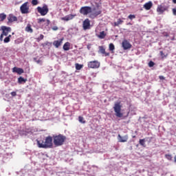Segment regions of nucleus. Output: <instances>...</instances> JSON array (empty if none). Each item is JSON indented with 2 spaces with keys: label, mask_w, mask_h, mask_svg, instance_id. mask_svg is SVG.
<instances>
[{
  "label": "nucleus",
  "mask_w": 176,
  "mask_h": 176,
  "mask_svg": "<svg viewBox=\"0 0 176 176\" xmlns=\"http://www.w3.org/2000/svg\"><path fill=\"white\" fill-rule=\"evenodd\" d=\"M54 144L55 146H61V145H64V142H65V140H67V137L65 135L59 134L53 136Z\"/></svg>",
  "instance_id": "f03ea898"
},
{
  "label": "nucleus",
  "mask_w": 176,
  "mask_h": 176,
  "mask_svg": "<svg viewBox=\"0 0 176 176\" xmlns=\"http://www.w3.org/2000/svg\"><path fill=\"white\" fill-rule=\"evenodd\" d=\"M2 33L0 35V41L2 42L3 41V36H8L9 35V32H12V28L3 26L1 27Z\"/></svg>",
  "instance_id": "39448f33"
},
{
  "label": "nucleus",
  "mask_w": 176,
  "mask_h": 176,
  "mask_svg": "<svg viewBox=\"0 0 176 176\" xmlns=\"http://www.w3.org/2000/svg\"><path fill=\"white\" fill-rule=\"evenodd\" d=\"M83 119L84 118L82 116L78 117V120H79L80 123H86V121L83 120Z\"/></svg>",
  "instance_id": "c756f323"
},
{
  "label": "nucleus",
  "mask_w": 176,
  "mask_h": 176,
  "mask_svg": "<svg viewBox=\"0 0 176 176\" xmlns=\"http://www.w3.org/2000/svg\"><path fill=\"white\" fill-rule=\"evenodd\" d=\"M3 41L4 43H9V42H10V39L8 36H6L4 39L3 38Z\"/></svg>",
  "instance_id": "cd10ccee"
},
{
  "label": "nucleus",
  "mask_w": 176,
  "mask_h": 176,
  "mask_svg": "<svg viewBox=\"0 0 176 176\" xmlns=\"http://www.w3.org/2000/svg\"><path fill=\"white\" fill-rule=\"evenodd\" d=\"M166 10H167V6H164V4H161L157 8V12L160 13V14H163Z\"/></svg>",
  "instance_id": "1a4fd4ad"
},
{
  "label": "nucleus",
  "mask_w": 176,
  "mask_h": 176,
  "mask_svg": "<svg viewBox=\"0 0 176 176\" xmlns=\"http://www.w3.org/2000/svg\"><path fill=\"white\" fill-rule=\"evenodd\" d=\"M12 72H14L15 74H18V75H21V74H24V69H23L20 67H14L12 69Z\"/></svg>",
  "instance_id": "ddd939ff"
},
{
  "label": "nucleus",
  "mask_w": 176,
  "mask_h": 176,
  "mask_svg": "<svg viewBox=\"0 0 176 176\" xmlns=\"http://www.w3.org/2000/svg\"><path fill=\"white\" fill-rule=\"evenodd\" d=\"M12 35H14V32H12Z\"/></svg>",
  "instance_id": "a18cd8bd"
},
{
  "label": "nucleus",
  "mask_w": 176,
  "mask_h": 176,
  "mask_svg": "<svg viewBox=\"0 0 176 176\" xmlns=\"http://www.w3.org/2000/svg\"><path fill=\"white\" fill-rule=\"evenodd\" d=\"M109 49L110 52H113V50H115V45H113V43L109 44Z\"/></svg>",
  "instance_id": "393cba45"
},
{
  "label": "nucleus",
  "mask_w": 176,
  "mask_h": 176,
  "mask_svg": "<svg viewBox=\"0 0 176 176\" xmlns=\"http://www.w3.org/2000/svg\"><path fill=\"white\" fill-rule=\"evenodd\" d=\"M37 12L40 13L41 16H46L49 13V8L46 5L43 7H37Z\"/></svg>",
  "instance_id": "0eeeda50"
},
{
  "label": "nucleus",
  "mask_w": 176,
  "mask_h": 176,
  "mask_svg": "<svg viewBox=\"0 0 176 176\" xmlns=\"http://www.w3.org/2000/svg\"><path fill=\"white\" fill-rule=\"evenodd\" d=\"M128 19H129V20H133V19H135V15H134V14H129L128 16Z\"/></svg>",
  "instance_id": "473e14b6"
},
{
  "label": "nucleus",
  "mask_w": 176,
  "mask_h": 176,
  "mask_svg": "<svg viewBox=\"0 0 176 176\" xmlns=\"http://www.w3.org/2000/svg\"><path fill=\"white\" fill-rule=\"evenodd\" d=\"M107 36V33H105L104 31H102L100 32V34L98 35V37H99L100 39H104Z\"/></svg>",
  "instance_id": "aec40b11"
},
{
  "label": "nucleus",
  "mask_w": 176,
  "mask_h": 176,
  "mask_svg": "<svg viewBox=\"0 0 176 176\" xmlns=\"http://www.w3.org/2000/svg\"><path fill=\"white\" fill-rule=\"evenodd\" d=\"M149 141L151 142L152 141V138H149Z\"/></svg>",
  "instance_id": "c03bdc74"
},
{
  "label": "nucleus",
  "mask_w": 176,
  "mask_h": 176,
  "mask_svg": "<svg viewBox=\"0 0 176 176\" xmlns=\"http://www.w3.org/2000/svg\"><path fill=\"white\" fill-rule=\"evenodd\" d=\"M159 79H160L161 80H164L165 78L163 76H160Z\"/></svg>",
  "instance_id": "ea45409f"
},
{
  "label": "nucleus",
  "mask_w": 176,
  "mask_h": 176,
  "mask_svg": "<svg viewBox=\"0 0 176 176\" xmlns=\"http://www.w3.org/2000/svg\"><path fill=\"white\" fill-rule=\"evenodd\" d=\"M63 41H64V38H62L57 41H54L53 43L54 46H55V47H56V48L60 47V46H61V45H63Z\"/></svg>",
  "instance_id": "4468645a"
},
{
  "label": "nucleus",
  "mask_w": 176,
  "mask_h": 176,
  "mask_svg": "<svg viewBox=\"0 0 176 176\" xmlns=\"http://www.w3.org/2000/svg\"><path fill=\"white\" fill-rule=\"evenodd\" d=\"M160 54L162 58H166V57H167V54L164 55V52H163V51H160Z\"/></svg>",
  "instance_id": "7c9ffc66"
},
{
  "label": "nucleus",
  "mask_w": 176,
  "mask_h": 176,
  "mask_svg": "<svg viewBox=\"0 0 176 176\" xmlns=\"http://www.w3.org/2000/svg\"><path fill=\"white\" fill-rule=\"evenodd\" d=\"M8 24L12 23L14 21H17V18L13 14H10L8 16Z\"/></svg>",
  "instance_id": "9b49d317"
},
{
  "label": "nucleus",
  "mask_w": 176,
  "mask_h": 176,
  "mask_svg": "<svg viewBox=\"0 0 176 176\" xmlns=\"http://www.w3.org/2000/svg\"><path fill=\"white\" fill-rule=\"evenodd\" d=\"M52 30H53V31H58V27H57V26H54V27L52 28Z\"/></svg>",
  "instance_id": "e433bc0d"
},
{
  "label": "nucleus",
  "mask_w": 176,
  "mask_h": 176,
  "mask_svg": "<svg viewBox=\"0 0 176 176\" xmlns=\"http://www.w3.org/2000/svg\"><path fill=\"white\" fill-rule=\"evenodd\" d=\"M127 25H133V24L131 23H128Z\"/></svg>",
  "instance_id": "79ce46f5"
},
{
  "label": "nucleus",
  "mask_w": 176,
  "mask_h": 176,
  "mask_svg": "<svg viewBox=\"0 0 176 176\" xmlns=\"http://www.w3.org/2000/svg\"><path fill=\"white\" fill-rule=\"evenodd\" d=\"M114 112L116 113V116L117 118H122L123 113H122V104H120V102H117L114 104L113 107Z\"/></svg>",
  "instance_id": "20e7f679"
},
{
  "label": "nucleus",
  "mask_w": 176,
  "mask_h": 176,
  "mask_svg": "<svg viewBox=\"0 0 176 176\" xmlns=\"http://www.w3.org/2000/svg\"><path fill=\"white\" fill-rule=\"evenodd\" d=\"M139 144L142 146H144V148H145V146H146V145L145 144V139H140L139 140Z\"/></svg>",
  "instance_id": "5701e85b"
},
{
  "label": "nucleus",
  "mask_w": 176,
  "mask_h": 176,
  "mask_svg": "<svg viewBox=\"0 0 176 176\" xmlns=\"http://www.w3.org/2000/svg\"><path fill=\"white\" fill-rule=\"evenodd\" d=\"M83 30H89L90 28V20L86 19L82 23Z\"/></svg>",
  "instance_id": "f8f14e48"
},
{
  "label": "nucleus",
  "mask_w": 176,
  "mask_h": 176,
  "mask_svg": "<svg viewBox=\"0 0 176 176\" xmlns=\"http://www.w3.org/2000/svg\"><path fill=\"white\" fill-rule=\"evenodd\" d=\"M172 10H173V15L176 16V8H173Z\"/></svg>",
  "instance_id": "58836bf2"
},
{
  "label": "nucleus",
  "mask_w": 176,
  "mask_h": 176,
  "mask_svg": "<svg viewBox=\"0 0 176 176\" xmlns=\"http://www.w3.org/2000/svg\"><path fill=\"white\" fill-rule=\"evenodd\" d=\"M37 144L38 145V148H52L53 146V138L52 136H47L45 138V142L41 143L40 141L37 142Z\"/></svg>",
  "instance_id": "7ed1b4c3"
},
{
  "label": "nucleus",
  "mask_w": 176,
  "mask_h": 176,
  "mask_svg": "<svg viewBox=\"0 0 176 176\" xmlns=\"http://www.w3.org/2000/svg\"><path fill=\"white\" fill-rule=\"evenodd\" d=\"M32 4L35 6L38 4V0H32Z\"/></svg>",
  "instance_id": "f704fd0d"
},
{
  "label": "nucleus",
  "mask_w": 176,
  "mask_h": 176,
  "mask_svg": "<svg viewBox=\"0 0 176 176\" xmlns=\"http://www.w3.org/2000/svg\"><path fill=\"white\" fill-rule=\"evenodd\" d=\"M129 140V135H126L124 136H122L120 134L118 135V141L119 142H127Z\"/></svg>",
  "instance_id": "2eb2a0df"
},
{
  "label": "nucleus",
  "mask_w": 176,
  "mask_h": 176,
  "mask_svg": "<svg viewBox=\"0 0 176 176\" xmlns=\"http://www.w3.org/2000/svg\"><path fill=\"white\" fill-rule=\"evenodd\" d=\"M45 21H46V19H39L38 23H45Z\"/></svg>",
  "instance_id": "c9c22d12"
},
{
  "label": "nucleus",
  "mask_w": 176,
  "mask_h": 176,
  "mask_svg": "<svg viewBox=\"0 0 176 176\" xmlns=\"http://www.w3.org/2000/svg\"><path fill=\"white\" fill-rule=\"evenodd\" d=\"M121 24H123V20L118 19V21L113 23V27H119Z\"/></svg>",
  "instance_id": "6ab92c4d"
},
{
  "label": "nucleus",
  "mask_w": 176,
  "mask_h": 176,
  "mask_svg": "<svg viewBox=\"0 0 176 176\" xmlns=\"http://www.w3.org/2000/svg\"><path fill=\"white\" fill-rule=\"evenodd\" d=\"M18 82H19V83H21L22 82H24V83H25L26 80L24 79V78H23V77H19L18 78Z\"/></svg>",
  "instance_id": "bb28decb"
},
{
  "label": "nucleus",
  "mask_w": 176,
  "mask_h": 176,
  "mask_svg": "<svg viewBox=\"0 0 176 176\" xmlns=\"http://www.w3.org/2000/svg\"><path fill=\"white\" fill-rule=\"evenodd\" d=\"M11 96L12 97H16V96H17V94L16 93V91H12L11 92Z\"/></svg>",
  "instance_id": "4c0bfd02"
},
{
  "label": "nucleus",
  "mask_w": 176,
  "mask_h": 176,
  "mask_svg": "<svg viewBox=\"0 0 176 176\" xmlns=\"http://www.w3.org/2000/svg\"><path fill=\"white\" fill-rule=\"evenodd\" d=\"M165 157L168 160H171L173 159V156H171V155H170V154L165 155Z\"/></svg>",
  "instance_id": "c85d7f7f"
},
{
  "label": "nucleus",
  "mask_w": 176,
  "mask_h": 176,
  "mask_svg": "<svg viewBox=\"0 0 176 176\" xmlns=\"http://www.w3.org/2000/svg\"><path fill=\"white\" fill-rule=\"evenodd\" d=\"M88 68H92L95 69L96 68H100V62L98 60H93L88 62Z\"/></svg>",
  "instance_id": "6e6552de"
},
{
  "label": "nucleus",
  "mask_w": 176,
  "mask_h": 176,
  "mask_svg": "<svg viewBox=\"0 0 176 176\" xmlns=\"http://www.w3.org/2000/svg\"><path fill=\"white\" fill-rule=\"evenodd\" d=\"M79 12L80 14H82V16H87L89 14V19H92L93 20L94 19H97V17L102 13V10L101 9V6L98 4L93 8L90 6L81 7Z\"/></svg>",
  "instance_id": "f257e3e1"
},
{
  "label": "nucleus",
  "mask_w": 176,
  "mask_h": 176,
  "mask_svg": "<svg viewBox=\"0 0 176 176\" xmlns=\"http://www.w3.org/2000/svg\"><path fill=\"white\" fill-rule=\"evenodd\" d=\"M6 19V14L5 13L0 14V21H3Z\"/></svg>",
  "instance_id": "b1692460"
},
{
  "label": "nucleus",
  "mask_w": 176,
  "mask_h": 176,
  "mask_svg": "<svg viewBox=\"0 0 176 176\" xmlns=\"http://www.w3.org/2000/svg\"><path fill=\"white\" fill-rule=\"evenodd\" d=\"M173 3H176V0H172Z\"/></svg>",
  "instance_id": "37998d69"
},
{
  "label": "nucleus",
  "mask_w": 176,
  "mask_h": 176,
  "mask_svg": "<svg viewBox=\"0 0 176 176\" xmlns=\"http://www.w3.org/2000/svg\"><path fill=\"white\" fill-rule=\"evenodd\" d=\"M99 52L101 53V54H103L105 57H108L109 56V52H105L104 46H99Z\"/></svg>",
  "instance_id": "dca6fc26"
},
{
  "label": "nucleus",
  "mask_w": 176,
  "mask_h": 176,
  "mask_svg": "<svg viewBox=\"0 0 176 176\" xmlns=\"http://www.w3.org/2000/svg\"><path fill=\"white\" fill-rule=\"evenodd\" d=\"M155 66V63L152 60H151L149 63H148V67L150 68H152V67H154Z\"/></svg>",
  "instance_id": "2f4dec72"
},
{
  "label": "nucleus",
  "mask_w": 176,
  "mask_h": 176,
  "mask_svg": "<svg viewBox=\"0 0 176 176\" xmlns=\"http://www.w3.org/2000/svg\"><path fill=\"white\" fill-rule=\"evenodd\" d=\"M25 31L26 32H30V34H32L34 32L32 28H31V24H28V25L25 28Z\"/></svg>",
  "instance_id": "412c9836"
},
{
  "label": "nucleus",
  "mask_w": 176,
  "mask_h": 176,
  "mask_svg": "<svg viewBox=\"0 0 176 176\" xmlns=\"http://www.w3.org/2000/svg\"><path fill=\"white\" fill-rule=\"evenodd\" d=\"M122 47L124 49V50H127L129 49H131V44H130V43L129 41H127V40H124L122 41Z\"/></svg>",
  "instance_id": "9d476101"
},
{
  "label": "nucleus",
  "mask_w": 176,
  "mask_h": 176,
  "mask_svg": "<svg viewBox=\"0 0 176 176\" xmlns=\"http://www.w3.org/2000/svg\"><path fill=\"white\" fill-rule=\"evenodd\" d=\"M82 68H83V65H79V63L76 64V69H77V71L82 69Z\"/></svg>",
  "instance_id": "a878e982"
},
{
  "label": "nucleus",
  "mask_w": 176,
  "mask_h": 176,
  "mask_svg": "<svg viewBox=\"0 0 176 176\" xmlns=\"http://www.w3.org/2000/svg\"><path fill=\"white\" fill-rule=\"evenodd\" d=\"M20 10L22 14H28V13H30V6H28V1L21 6Z\"/></svg>",
  "instance_id": "423d86ee"
},
{
  "label": "nucleus",
  "mask_w": 176,
  "mask_h": 176,
  "mask_svg": "<svg viewBox=\"0 0 176 176\" xmlns=\"http://www.w3.org/2000/svg\"><path fill=\"white\" fill-rule=\"evenodd\" d=\"M152 6H153L152 1H148L144 5V8L146 9V10H151Z\"/></svg>",
  "instance_id": "a211bd4d"
},
{
  "label": "nucleus",
  "mask_w": 176,
  "mask_h": 176,
  "mask_svg": "<svg viewBox=\"0 0 176 176\" xmlns=\"http://www.w3.org/2000/svg\"><path fill=\"white\" fill-rule=\"evenodd\" d=\"M7 37L9 38V39L10 40V38H12V35L10 34Z\"/></svg>",
  "instance_id": "a19ab883"
},
{
  "label": "nucleus",
  "mask_w": 176,
  "mask_h": 176,
  "mask_svg": "<svg viewBox=\"0 0 176 176\" xmlns=\"http://www.w3.org/2000/svg\"><path fill=\"white\" fill-rule=\"evenodd\" d=\"M69 47H71V43H69V42L65 43L63 45V50L65 51L69 50Z\"/></svg>",
  "instance_id": "4be33fe9"
},
{
  "label": "nucleus",
  "mask_w": 176,
  "mask_h": 176,
  "mask_svg": "<svg viewBox=\"0 0 176 176\" xmlns=\"http://www.w3.org/2000/svg\"><path fill=\"white\" fill-rule=\"evenodd\" d=\"M76 16V14H69L65 16V17H62L61 20H63V21H69V20H72Z\"/></svg>",
  "instance_id": "f3484780"
},
{
  "label": "nucleus",
  "mask_w": 176,
  "mask_h": 176,
  "mask_svg": "<svg viewBox=\"0 0 176 176\" xmlns=\"http://www.w3.org/2000/svg\"><path fill=\"white\" fill-rule=\"evenodd\" d=\"M45 38V36L43 34H41L39 37L37 38V42H39L40 41H42Z\"/></svg>",
  "instance_id": "72a5a7b5"
}]
</instances>
